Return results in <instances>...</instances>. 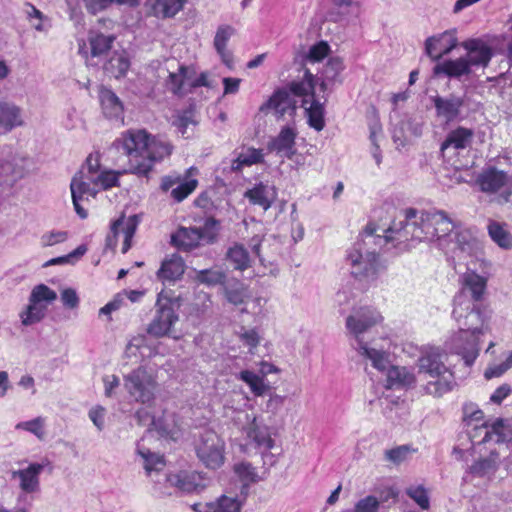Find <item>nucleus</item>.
<instances>
[{
  "label": "nucleus",
  "instance_id": "a18cd8bd",
  "mask_svg": "<svg viewBox=\"0 0 512 512\" xmlns=\"http://www.w3.org/2000/svg\"><path fill=\"white\" fill-rule=\"evenodd\" d=\"M238 378L249 386L251 392L255 396H263L267 391V386L265 385L263 378L252 371L242 370L239 373Z\"/></svg>",
  "mask_w": 512,
  "mask_h": 512
},
{
  "label": "nucleus",
  "instance_id": "4c0bfd02",
  "mask_svg": "<svg viewBox=\"0 0 512 512\" xmlns=\"http://www.w3.org/2000/svg\"><path fill=\"white\" fill-rule=\"evenodd\" d=\"M260 110H273L276 117H283L288 110V88L284 87L276 90L269 100L264 103Z\"/></svg>",
  "mask_w": 512,
  "mask_h": 512
},
{
  "label": "nucleus",
  "instance_id": "72a5a7b5",
  "mask_svg": "<svg viewBox=\"0 0 512 512\" xmlns=\"http://www.w3.org/2000/svg\"><path fill=\"white\" fill-rule=\"evenodd\" d=\"M144 295L143 291L139 290H123L117 293L111 301L105 306L100 308L99 315L108 316V320L111 321V313L119 310L125 303V298H128L131 302H138Z\"/></svg>",
  "mask_w": 512,
  "mask_h": 512
},
{
  "label": "nucleus",
  "instance_id": "5fc2aeb1",
  "mask_svg": "<svg viewBox=\"0 0 512 512\" xmlns=\"http://www.w3.org/2000/svg\"><path fill=\"white\" fill-rule=\"evenodd\" d=\"M177 184V187L172 189L171 196L177 202H181L196 189L198 181L196 179H188L183 182L179 181Z\"/></svg>",
  "mask_w": 512,
  "mask_h": 512
},
{
  "label": "nucleus",
  "instance_id": "473e14b6",
  "mask_svg": "<svg viewBox=\"0 0 512 512\" xmlns=\"http://www.w3.org/2000/svg\"><path fill=\"white\" fill-rule=\"evenodd\" d=\"M224 296L234 306L245 304L251 297L248 286L240 280L234 279L224 285Z\"/></svg>",
  "mask_w": 512,
  "mask_h": 512
},
{
  "label": "nucleus",
  "instance_id": "ddd939ff",
  "mask_svg": "<svg viewBox=\"0 0 512 512\" xmlns=\"http://www.w3.org/2000/svg\"><path fill=\"white\" fill-rule=\"evenodd\" d=\"M157 311L154 319L148 326V333L156 337H163L171 332L173 325L178 321L176 303L173 299L164 297L161 292L157 298Z\"/></svg>",
  "mask_w": 512,
  "mask_h": 512
},
{
  "label": "nucleus",
  "instance_id": "864d4df0",
  "mask_svg": "<svg viewBox=\"0 0 512 512\" xmlns=\"http://www.w3.org/2000/svg\"><path fill=\"white\" fill-rule=\"evenodd\" d=\"M57 294L54 290L50 289L45 284L36 285L29 298V302L41 304V302L45 301L47 303H51L56 300Z\"/></svg>",
  "mask_w": 512,
  "mask_h": 512
},
{
  "label": "nucleus",
  "instance_id": "a211bd4d",
  "mask_svg": "<svg viewBox=\"0 0 512 512\" xmlns=\"http://www.w3.org/2000/svg\"><path fill=\"white\" fill-rule=\"evenodd\" d=\"M467 54L464 58L471 67L486 68L492 57L491 46L482 38H470L461 43Z\"/></svg>",
  "mask_w": 512,
  "mask_h": 512
},
{
  "label": "nucleus",
  "instance_id": "1a4fd4ad",
  "mask_svg": "<svg viewBox=\"0 0 512 512\" xmlns=\"http://www.w3.org/2000/svg\"><path fill=\"white\" fill-rule=\"evenodd\" d=\"M124 387L136 402L151 404L155 400L158 383L152 372L140 366L124 376Z\"/></svg>",
  "mask_w": 512,
  "mask_h": 512
},
{
  "label": "nucleus",
  "instance_id": "f3484780",
  "mask_svg": "<svg viewBox=\"0 0 512 512\" xmlns=\"http://www.w3.org/2000/svg\"><path fill=\"white\" fill-rule=\"evenodd\" d=\"M473 137L474 132L469 128L458 127L450 131L441 144L440 150L443 157L450 160L458 155L460 151L471 147Z\"/></svg>",
  "mask_w": 512,
  "mask_h": 512
},
{
  "label": "nucleus",
  "instance_id": "052dcab7",
  "mask_svg": "<svg viewBox=\"0 0 512 512\" xmlns=\"http://www.w3.org/2000/svg\"><path fill=\"white\" fill-rule=\"evenodd\" d=\"M142 458L145 460L144 468L147 474L154 470H160L165 465L164 457L147 451H139Z\"/></svg>",
  "mask_w": 512,
  "mask_h": 512
},
{
  "label": "nucleus",
  "instance_id": "13d9d810",
  "mask_svg": "<svg viewBox=\"0 0 512 512\" xmlns=\"http://www.w3.org/2000/svg\"><path fill=\"white\" fill-rule=\"evenodd\" d=\"M68 239V232L64 230H51L45 232L40 237V245L42 247H52L63 243Z\"/></svg>",
  "mask_w": 512,
  "mask_h": 512
},
{
  "label": "nucleus",
  "instance_id": "7c9ffc66",
  "mask_svg": "<svg viewBox=\"0 0 512 512\" xmlns=\"http://www.w3.org/2000/svg\"><path fill=\"white\" fill-rule=\"evenodd\" d=\"M380 372L387 373V383L389 388L393 387H412L417 384V376L411 373L406 367L392 366L389 360V366Z\"/></svg>",
  "mask_w": 512,
  "mask_h": 512
},
{
  "label": "nucleus",
  "instance_id": "4468645a",
  "mask_svg": "<svg viewBox=\"0 0 512 512\" xmlns=\"http://www.w3.org/2000/svg\"><path fill=\"white\" fill-rule=\"evenodd\" d=\"M469 436L474 443L478 444L489 441L509 442L512 440V419H497L490 426L475 425L469 432Z\"/></svg>",
  "mask_w": 512,
  "mask_h": 512
},
{
  "label": "nucleus",
  "instance_id": "680f3d73",
  "mask_svg": "<svg viewBox=\"0 0 512 512\" xmlns=\"http://www.w3.org/2000/svg\"><path fill=\"white\" fill-rule=\"evenodd\" d=\"M410 452H411V449L409 446H407V445L398 446L393 449H389V450L385 451V460H387L395 465H399L408 458Z\"/></svg>",
  "mask_w": 512,
  "mask_h": 512
},
{
  "label": "nucleus",
  "instance_id": "09e8293b",
  "mask_svg": "<svg viewBox=\"0 0 512 512\" xmlns=\"http://www.w3.org/2000/svg\"><path fill=\"white\" fill-rule=\"evenodd\" d=\"M335 9L337 10V18L335 21L341 20L348 16L357 17L360 10L359 0H332Z\"/></svg>",
  "mask_w": 512,
  "mask_h": 512
},
{
  "label": "nucleus",
  "instance_id": "a19ab883",
  "mask_svg": "<svg viewBox=\"0 0 512 512\" xmlns=\"http://www.w3.org/2000/svg\"><path fill=\"white\" fill-rule=\"evenodd\" d=\"M241 506L236 497L221 495L215 501L206 502V512H240Z\"/></svg>",
  "mask_w": 512,
  "mask_h": 512
},
{
  "label": "nucleus",
  "instance_id": "0e129e2a",
  "mask_svg": "<svg viewBox=\"0 0 512 512\" xmlns=\"http://www.w3.org/2000/svg\"><path fill=\"white\" fill-rule=\"evenodd\" d=\"M512 367V351L509 352L506 360L501 364H495L485 370L484 376L487 379L499 377Z\"/></svg>",
  "mask_w": 512,
  "mask_h": 512
},
{
  "label": "nucleus",
  "instance_id": "c756f323",
  "mask_svg": "<svg viewBox=\"0 0 512 512\" xmlns=\"http://www.w3.org/2000/svg\"><path fill=\"white\" fill-rule=\"evenodd\" d=\"M43 468L39 463H32L26 469L14 471L12 477L20 479V488L24 492L33 493L39 488V475Z\"/></svg>",
  "mask_w": 512,
  "mask_h": 512
},
{
  "label": "nucleus",
  "instance_id": "603ef678",
  "mask_svg": "<svg viewBox=\"0 0 512 512\" xmlns=\"http://www.w3.org/2000/svg\"><path fill=\"white\" fill-rule=\"evenodd\" d=\"M268 149L282 157H288V125L283 126L279 136L269 142Z\"/></svg>",
  "mask_w": 512,
  "mask_h": 512
},
{
  "label": "nucleus",
  "instance_id": "2f4dec72",
  "mask_svg": "<svg viewBox=\"0 0 512 512\" xmlns=\"http://www.w3.org/2000/svg\"><path fill=\"white\" fill-rule=\"evenodd\" d=\"M472 71V67L469 65L467 60L463 57H459L455 60H446L442 63L437 64L433 68L435 75L445 74L450 78H461L462 76H468Z\"/></svg>",
  "mask_w": 512,
  "mask_h": 512
},
{
  "label": "nucleus",
  "instance_id": "79ce46f5",
  "mask_svg": "<svg viewBox=\"0 0 512 512\" xmlns=\"http://www.w3.org/2000/svg\"><path fill=\"white\" fill-rule=\"evenodd\" d=\"M130 67V62L124 53L113 55L104 65L105 71L115 78L124 76Z\"/></svg>",
  "mask_w": 512,
  "mask_h": 512
},
{
  "label": "nucleus",
  "instance_id": "412c9836",
  "mask_svg": "<svg viewBox=\"0 0 512 512\" xmlns=\"http://www.w3.org/2000/svg\"><path fill=\"white\" fill-rule=\"evenodd\" d=\"M449 371L442 360L441 353L437 349L426 351L418 359L417 379L419 380H425L427 377L435 378V376Z\"/></svg>",
  "mask_w": 512,
  "mask_h": 512
},
{
  "label": "nucleus",
  "instance_id": "b1692460",
  "mask_svg": "<svg viewBox=\"0 0 512 512\" xmlns=\"http://www.w3.org/2000/svg\"><path fill=\"white\" fill-rule=\"evenodd\" d=\"M417 384H419L426 394L441 397L452 390L455 385V380L453 373L449 371L441 373L439 376H435V378L427 377L425 380L417 379Z\"/></svg>",
  "mask_w": 512,
  "mask_h": 512
},
{
  "label": "nucleus",
  "instance_id": "7ed1b4c3",
  "mask_svg": "<svg viewBox=\"0 0 512 512\" xmlns=\"http://www.w3.org/2000/svg\"><path fill=\"white\" fill-rule=\"evenodd\" d=\"M492 309L483 303L454 304L452 316L458 323L462 340L468 334L472 339L457 346L467 366H471L479 355V336L491 331Z\"/></svg>",
  "mask_w": 512,
  "mask_h": 512
},
{
  "label": "nucleus",
  "instance_id": "c9c22d12",
  "mask_svg": "<svg viewBox=\"0 0 512 512\" xmlns=\"http://www.w3.org/2000/svg\"><path fill=\"white\" fill-rule=\"evenodd\" d=\"M100 102L104 115L107 118L119 119L123 114V106L119 98L109 89L100 90Z\"/></svg>",
  "mask_w": 512,
  "mask_h": 512
},
{
  "label": "nucleus",
  "instance_id": "f03ea898",
  "mask_svg": "<svg viewBox=\"0 0 512 512\" xmlns=\"http://www.w3.org/2000/svg\"><path fill=\"white\" fill-rule=\"evenodd\" d=\"M114 145L128 157L129 171L139 176H147L155 163L169 157L173 150L167 140L141 129L126 131Z\"/></svg>",
  "mask_w": 512,
  "mask_h": 512
},
{
  "label": "nucleus",
  "instance_id": "9b49d317",
  "mask_svg": "<svg viewBox=\"0 0 512 512\" xmlns=\"http://www.w3.org/2000/svg\"><path fill=\"white\" fill-rule=\"evenodd\" d=\"M200 462L208 469H218L225 461V443L213 430H205L195 443Z\"/></svg>",
  "mask_w": 512,
  "mask_h": 512
},
{
  "label": "nucleus",
  "instance_id": "ea45409f",
  "mask_svg": "<svg viewBox=\"0 0 512 512\" xmlns=\"http://www.w3.org/2000/svg\"><path fill=\"white\" fill-rule=\"evenodd\" d=\"M185 2L186 0H154L152 11L157 17L170 18L183 8Z\"/></svg>",
  "mask_w": 512,
  "mask_h": 512
},
{
  "label": "nucleus",
  "instance_id": "58836bf2",
  "mask_svg": "<svg viewBox=\"0 0 512 512\" xmlns=\"http://www.w3.org/2000/svg\"><path fill=\"white\" fill-rule=\"evenodd\" d=\"M197 123L195 113L191 109L182 111L173 120V125L184 138L192 136Z\"/></svg>",
  "mask_w": 512,
  "mask_h": 512
},
{
  "label": "nucleus",
  "instance_id": "c03bdc74",
  "mask_svg": "<svg viewBox=\"0 0 512 512\" xmlns=\"http://www.w3.org/2000/svg\"><path fill=\"white\" fill-rule=\"evenodd\" d=\"M263 159L262 150L255 148H248L241 152L239 156L233 160L231 169L233 171L240 170L243 166H251L253 164L260 163Z\"/></svg>",
  "mask_w": 512,
  "mask_h": 512
},
{
  "label": "nucleus",
  "instance_id": "0eeeda50",
  "mask_svg": "<svg viewBox=\"0 0 512 512\" xmlns=\"http://www.w3.org/2000/svg\"><path fill=\"white\" fill-rule=\"evenodd\" d=\"M330 52V46L326 41H319L312 45L307 53H297L293 60L295 75L290 80V94H303L313 91L315 88L314 75L309 64L321 62Z\"/></svg>",
  "mask_w": 512,
  "mask_h": 512
},
{
  "label": "nucleus",
  "instance_id": "a878e982",
  "mask_svg": "<svg viewBox=\"0 0 512 512\" xmlns=\"http://www.w3.org/2000/svg\"><path fill=\"white\" fill-rule=\"evenodd\" d=\"M433 102L438 116L443 117L446 121H453L458 117L464 99L450 94L447 97L436 96L433 98Z\"/></svg>",
  "mask_w": 512,
  "mask_h": 512
},
{
  "label": "nucleus",
  "instance_id": "4be33fe9",
  "mask_svg": "<svg viewBox=\"0 0 512 512\" xmlns=\"http://www.w3.org/2000/svg\"><path fill=\"white\" fill-rule=\"evenodd\" d=\"M236 30L228 24L219 25L213 39V47L221 59V62L232 69L234 66L233 53L228 49L230 39L235 35Z\"/></svg>",
  "mask_w": 512,
  "mask_h": 512
},
{
  "label": "nucleus",
  "instance_id": "aec40b11",
  "mask_svg": "<svg viewBox=\"0 0 512 512\" xmlns=\"http://www.w3.org/2000/svg\"><path fill=\"white\" fill-rule=\"evenodd\" d=\"M294 95L303 97L301 106L304 108L308 125L316 131L323 130L325 127V108L324 104L315 98V88L311 92Z\"/></svg>",
  "mask_w": 512,
  "mask_h": 512
},
{
  "label": "nucleus",
  "instance_id": "39448f33",
  "mask_svg": "<svg viewBox=\"0 0 512 512\" xmlns=\"http://www.w3.org/2000/svg\"><path fill=\"white\" fill-rule=\"evenodd\" d=\"M382 320L383 317L374 308L360 307L352 311L345 324L349 335L354 339L353 348L377 370H385L389 366V354L375 344L367 342L365 334Z\"/></svg>",
  "mask_w": 512,
  "mask_h": 512
},
{
  "label": "nucleus",
  "instance_id": "6e6552de",
  "mask_svg": "<svg viewBox=\"0 0 512 512\" xmlns=\"http://www.w3.org/2000/svg\"><path fill=\"white\" fill-rule=\"evenodd\" d=\"M485 264L484 259L474 258L467 263V270L460 277L461 288L454 297V304L482 303L487 293V281L489 273L478 267Z\"/></svg>",
  "mask_w": 512,
  "mask_h": 512
},
{
  "label": "nucleus",
  "instance_id": "dca6fc26",
  "mask_svg": "<svg viewBox=\"0 0 512 512\" xmlns=\"http://www.w3.org/2000/svg\"><path fill=\"white\" fill-rule=\"evenodd\" d=\"M445 254L448 253H459L474 255L477 254L481 249V243L477 237L469 229L457 230L452 239L450 233L446 236V242L443 246H438Z\"/></svg>",
  "mask_w": 512,
  "mask_h": 512
},
{
  "label": "nucleus",
  "instance_id": "9d476101",
  "mask_svg": "<svg viewBox=\"0 0 512 512\" xmlns=\"http://www.w3.org/2000/svg\"><path fill=\"white\" fill-rule=\"evenodd\" d=\"M138 224L136 215L127 218L122 216L114 221L106 236L104 252L106 254L127 253Z\"/></svg>",
  "mask_w": 512,
  "mask_h": 512
},
{
  "label": "nucleus",
  "instance_id": "3c124183",
  "mask_svg": "<svg viewBox=\"0 0 512 512\" xmlns=\"http://www.w3.org/2000/svg\"><path fill=\"white\" fill-rule=\"evenodd\" d=\"M233 470L239 479L244 483V486H248L251 483L259 481L256 469L252 466V464L248 462H240L235 464Z\"/></svg>",
  "mask_w": 512,
  "mask_h": 512
},
{
  "label": "nucleus",
  "instance_id": "69168bd1",
  "mask_svg": "<svg viewBox=\"0 0 512 512\" xmlns=\"http://www.w3.org/2000/svg\"><path fill=\"white\" fill-rule=\"evenodd\" d=\"M379 501L373 496H367L357 502L352 512H378Z\"/></svg>",
  "mask_w": 512,
  "mask_h": 512
},
{
  "label": "nucleus",
  "instance_id": "4d7b16f0",
  "mask_svg": "<svg viewBox=\"0 0 512 512\" xmlns=\"http://www.w3.org/2000/svg\"><path fill=\"white\" fill-rule=\"evenodd\" d=\"M406 494L413 499L420 508L427 510L430 506L426 489L422 485H412L406 489Z\"/></svg>",
  "mask_w": 512,
  "mask_h": 512
},
{
  "label": "nucleus",
  "instance_id": "bb28decb",
  "mask_svg": "<svg viewBox=\"0 0 512 512\" xmlns=\"http://www.w3.org/2000/svg\"><path fill=\"white\" fill-rule=\"evenodd\" d=\"M351 274L359 280H373L382 269L379 258H349Z\"/></svg>",
  "mask_w": 512,
  "mask_h": 512
},
{
  "label": "nucleus",
  "instance_id": "6ab92c4d",
  "mask_svg": "<svg viewBox=\"0 0 512 512\" xmlns=\"http://www.w3.org/2000/svg\"><path fill=\"white\" fill-rule=\"evenodd\" d=\"M457 46L456 30H447L439 35L428 37L425 52L432 60H439Z\"/></svg>",
  "mask_w": 512,
  "mask_h": 512
},
{
  "label": "nucleus",
  "instance_id": "de8ad7c7",
  "mask_svg": "<svg viewBox=\"0 0 512 512\" xmlns=\"http://www.w3.org/2000/svg\"><path fill=\"white\" fill-rule=\"evenodd\" d=\"M488 233L491 239L500 247L509 248L512 246V236L500 223L491 221L488 225Z\"/></svg>",
  "mask_w": 512,
  "mask_h": 512
},
{
  "label": "nucleus",
  "instance_id": "e2e57ef3",
  "mask_svg": "<svg viewBox=\"0 0 512 512\" xmlns=\"http://www.w3.org/2000/svg\"><path fill=\"white\" fill-rule=\"evenodd\" d=\"M344 64L341 58H330L324 68L323 75L328 81H335L339 74L343 71Z\"/></svg>",
  "mask_w": 512,
  "mask_h": 512
},
{
  "label": "nucleus",
  "instance_id": "20e7f679",
  "mask_svg": "<svg viewBox=\"0 0 512 512\" xmlns=\"http://www.w3.org/2000/svg\"><path fill=\"white\" fill-rule=\"evenodd\" d=\"M118 176L119 174L115 171L101 169L98 152L88 155L85 163L70 183L73 206L80 218L85 219L87 217V212L80 202L95 198L100 191L117 186Z\"/></svg>",
  "mask_w": 512,
  "mask_h": 512
},
{
  "label": "nucleus",
  "instance_id": "6e6d98bb",
  "mask_svg": "<svg viewBox=\"0 0 512 512\" xmlns=\"http://www.w3.org/2000/svg\"><path fill=\"white\" fill-rule=\"evenodd\" d=\"M16 429L28 431L34 434L40 440L44 439L45 437L44 419L42 417L20 422L16 425Z\"/></svg>",
  "mask_w": 512,
  "mask_h": 512
},
{
  "label": "nucleus",
  "instance_id": "f704fd0d",
  "mask_svg": "<svg viewBox=\"0 0 512 512\" xmlns=\"http://www.w3.org/2000/svg\"><path fill=\"white\" fill-rule=\"evenodd\" d=\"M499 467V456L492 452L489 456L476 460L469 466V473L475 477H492Z\"/></svg>",
  "mask_w": 512,
  "mask_h": 512
},
{
  "label": "nucleus",
  "instance_id": "2eb2a0df",
  "mask_svg": "<svg viewBox=\"0 0 512 512\" xmlns=\"http://www.w3.org/2000/svg\"><path fill=\"white\" fill-rule=\"evenodd\" d=\"M476 183L484 193H497L502 190V202H508L512 190L508 187L509 176L495 167L483 169L476 178Z\"/></svg>",
  "mask_w": 512,
  "mask_h": 512
},
{
  "label": "nucleus",
  "instance_id": "cd10ccee",
  "mask_svg": "<svg viewBox=\"0 0 512 512\" xmlns=\"http://www.w3.org/2000/svg\"><path fill=\"white\" fill-rule=\"evenodd\" d=\"M248 444L254 445L262 453L269 451L273 448V439L271 438L268 429L264 426H259L254 419L247 427L244 428Z\"/></svg>",
  "mask_w": 512,
  "mask_h": 512
},
{
  "label": "nucleus",
  "instance_id": "5701e85b",
  "mask_svg": "<svg viewBox=\"0 0 512 512\" xmlns=\"http://www.w3.org/2000/svg\"><path fill=\"white\" fill-rule=\"evenodd\" d=\"M170 484L186 493L200 492L206 488L204 476L196 471H180L168 476Z\"/></svg>",
  "mask_w": 512,
  "mask_h": 512
},
{
  "label": "nucleus",
  "instance_id": "37998d69",
  "mask_svg": "<svg viewBox=\"0 0 512 512\" xmlns=\"http://www.w3.org/2000/svg\"><path fill=\"white\" fill-rule=\"evenodd\" d=\"M115 37L113 35H104L99 32H91L89 42L92 56H101L111 49Z\"/></svg>",
  "mask_w": 512,
  "mask_h": 512
},
{
  "label": "nucleus",
  "instance_id": "393cba45",
  "mask_svg": "<svg viewBox=\"0 0 512 512\" xmlns=\"http://www.w3.org/2000/svg\"><path fill=\"white\" fill-rule=\"evenodd\" d=\"M23 123L21 108L13 102L0 100V133L6 134Z\"/></svg>",
  "mask_w": 512,
  "mask_h": 512
},
{
  "label": "nucleus",
  "instance_id": "f8f14e48",
  "mask_svg": "<svg viewBox=\"0 0 512 512\" xmlns=\"http://www.w3.org/2000/svg\"><path fill=\"white\" fill-rule=\"evenodd\" d=\"M408 95L403 93L394 94L392 101L394 108L390 113V121L393 125L392 139L397 147H403L408 141L409 135L420 136L421 125L411 117L405 116L403 119L400 118L399 111L396 106L399 101L407 100Z\"/></svg>",
  "mask_w": 512,
  "mask_h": 512
},
{
  "label": "nucleus",
  "instance_id": "c85d7f7f",
  "mask_svg": "<svg viewBox=\"0 0 512 512\" xmlns=\"http://www.w3.org/2000/svg\"><path fill=\"white\" fill-rule=\"evenodd\" d=\"M191 74L194 69L185 65H179L176 72H170L167 86L168 89L176 95H185L191 91Z\"/></svg>",
  "mask_w": 512,
  "mask_h": 512
},
{
  "label": "nucleus",
  "instance_id": "e433bc0d",
  "mask_svg": "<svg viewBox=\"0 0 512 512\" xmlns=\"http://www.w3.org/2000/svg\"><path fill=\"white\" fill-rule=\"evenodd\" d=\"M185 271L183 258H165L158 271V277L162 281H176Z\"/></svg>",
  "mask_w": 512,
  "mask_h": 512
},
{
  "label": "nucleus",
  "instance_id": "bf43d9fd",
  "mask_svg": "<svg viewBox=\"0 0 512 512\" xmlns=\"http://www.w3.org/2000/svg\"><path fill=\"white\" fill-rule=\"evenodd\" d=\"M197 279L207 285H217L224 282L225 274L220 270L204 269L198 272Z\"/></svg>",
  "mask_w": 512,
  "mask_h": 512
},
{
  "label": "nucleus",
  "instance_id": "338daca9",
  "mask_svg": "<svg viewBox=\"0 0 512 512\" xmlns=\"http://www.w3.org/2000/svg\"><path fill=\"white\" fill-rule=\"evenodd\" d=\"M83 3L89 13L96 15L110 7L114 0H83Z\"/></svg>",
  "mask_w": 512,
  "mask_h": 512
},
{
  "label": "nucleus",
  "instance_id": "8fccbe9b",
  "mask_svg": "<svg viewBox=\"0 0 512 512\" xmlns=\"http://www.w3.org/2000/svg\"><path fill=\"white\" fill-rule=\"evenodd\" d=\"M45 311V305L29 302L26 310L20 314L22 323L27 326L41 321L45 315Z\"/></svg>",
  "mask_w": 512,
  "mask_h": 512
},
{
  "label": "nucleus",
  "instance_id": "423d86ee",
  "mask_svg": "<svg viewBox=\"0 0 512 512\" xmlns=\"http://www.w3.org/2000/svg\"><path fill=\"white\" fill-rule=\"evenodd\" d=\"M221 229L220 222L212 216H206L195 226H179L170 236L171 245L181 252H191L217 241Z\"/></svg>",
  "mask_w": 512,
  "mask_h": 512
},
{
  "label": "nucleus",
  "instance_id": "49530a36",
  "mask_svg": "<svg viewBox=\"0 0 512 512\" xmlns=\"http://www.w3.org/2000/svg\"><path fill=\"white\" fill-rule=\"evenodd\" d=\"M269 195V188L262 183L254 186L245 193V197L248 198L251 203L259 205L265 210L270 207Z\"/></svg>",
  "mask_w": 512,
  "mask_h": 512
},
{
  "label": "nucleus",
  "instance_id": "f257e3e1",
  "mask_svg": "<svg viewBox=\"0 0 512 512\" xmlns=\"http://www.w3.org/2000/svg\"><path fill=\"white\" fill-rule=\"evenodd\" d=\"M402 213L403 220L393 219L388 226L375 220L365 225L359 237L367 247L366 256H378L382 248L385 252L391 248L408 252L413 241L429 240L443 246L446 236L458 228L444 210L407 208Z\"/></svg>",
  "mask_w": 512,
  "mask_h": 512
},
{
  "label": "nucleus",
  "instance_id": "774afa93",
  "mask_svg": "<svg viewBox=\"0 0 512 512\" xmlns=\"http://www.w3.org/2000/svg\"><path fill=\"white\" fill-rule=\"evenodd\" d=\"M241 82L242 80L240 78L224 77L222 79L223 96L237 94L239 92Z\"/></svg>",
  "mask_w": 512,
  "mask_h": 512
}]
</instances>
